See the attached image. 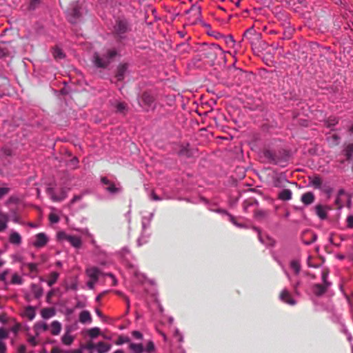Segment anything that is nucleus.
I'll return each mask as SVG.
<instances>
[{
    "instance_id": "64",
    "label": "nucleus",
    "mask_w": 353,
    "mask_h": 353,
    "mask_svg": "<svg viewBox=\"0 0 353 353\" xmlns=\"http://www.w3.org/2000/svg\"><path fill=\"white\" fill-rule=\"evenodd\" d=\"M26 346L25 345H21L19 347V353H25L26 352Z\"/></svg>"
},
{
    "instance_id": "48",
    "label": "nucleus",
    "mask_w": 353,
    "mask_h": 353,
    "mask_svg": "<svg viewBox=\"0 0 353 353\" xmlns=\"http://www.w3.org/2000/svg\"><path fill=\"white\" fill-rule=\"evenodd\" d=\"M49 220L50 221L51 223H56L59 222V218L57 214L51 213L49 215Z\"/></svg>"
},
{
    "instance_id": "29",
    "label": "nucleus",
    "mask_w": 353,
    "mask_h": 353,
    "mask_svg": "<svg viewBox=\"0 0 353 353\" xmlns=\"http://www.w3.org/2000/svg\"><path fill=\"white\" fill-rule=\"evenodd\" d=\"M130 349L133 353H142L144 351L143 345L142 343H130Z\"/></svg>"
},
{
    "instance_id": "41",
    "label": "nucleus",
    "mask_w": 353,
    "mask_h": 353,
    "mask_svg": "<svg viewBox=\"0 0 353 353\" xmlns=\"http://www.w3.org/2000/svg\"><path fill=\"white\" fill-rule=\"evenodd\" d=\"M11 283L12 284H21L22 283V279L17 274H14L12 276Z\"/></svg>"
},
{
    "instance_id": "15",
    "label": "nucleus",
    "mask_w": 353,
    "mask_h": 353,
    "mask_svg": "<svg viewBox=\"0 0 353 353\" xmlns=\"http://www.w3.org/2000/svg\"><path fill=\"white\" fill-rule=\"evenodd\" d=\"M327 209H328L327 207L323 206L322 205H317L315 207V211L316 215L321 219H325L327 218Z\"/></svg>"
},
{
    "instance_id": "9",
    "label": "nucleus",
    "mask_w": 353,
    "mask_h": 353,
    "mask_svg": "<svg viewBox=\"0 0 353 353\" xmlns=\"http://www.w3.org/2000/svg\"><path fill=\"white\" fill-rule=\"evenodd\" d=\"M260 34H256L253 28L248 29L243 35V39L248 40L252 45L254 43V39H259Z\"/></svg>"
},
{
    "instance_id": "35",
    "label": "nucleus",
    "mask_w": 353,
    "mask_h": 353,
    "mask_svg": "<svg viewBox=\"0 0 353 353\" xmlns=\"http://www.w3.org/2000/svg\"><path fill=\"white\" fill-rule=\"evenodd\" d=\"M53 56L55 59L59 60L64 57V54L60 48H55L53 50Z\"/></svg>"
},
{
    "instance_id": "26",
    "label": "nucleus",
    "mask_w": 353,
    "mask_h": 353,
    "mask_svg": "<svg viewBox=\"0 0 353 353\" xmlns=\"http://www.w3.org/2000/svg\"><path fill=\"white\" fill-rule=\"evenodd\" d=\"M51 333L52 335H58L61 332V324L57 321H54L51 323Z\"/></svg>"
},
{
    "instance_id": "63",
    "label": "nucleus",
    "mask_w": 353,
    "mask_h": 353,
    "mask_svg": "<svg viewBox=\"0 0 353 353\" xmlns=\"http://www.w3.org/2000/svg\"><path fill=\"white\" fill-rule=\"evenodd\" d=\"M61 352V350L57 347H54L51 350V353H60Z\"/></svg>"
},
{
    "instance_id": "2",
    "label": "nucleus",
    "mask_w": 353,
    "mask_h": 353,
    "mask_svg": "<svg viewBox=\"0 0 353 353\" xmlns=\"http://www.w3.org/2000/svg\"><path fill=\"white\" fill-rule=\"evenodd\" d=\"M223 53L224 52L219 45L212 43L203 50L202 56L203 59H208L211 65H213L218 55L223 54Z\"/></svg>"
},
{
    "instance_id": "7",
    "label": "nucleus",
    "mask_w": 353,
    "mask_h": 353,
    "mask_svg": "<svg viewBox=\"0 0 353 353\" xmlns=\"http://www.w3.org/2000/svg\"><path fill=\"white\" fill-rule=\"evenodd\" d=\"M263 154L269 163L274 164L279 163L280 158L276 155L275 152L269 149H265L263 151Z\"/></svg>"
},
{
    "instance_id": "1",
    "label": "nucleus",
    "mask_w": 353,
    "mask_h": 353,
    "mask_svg": "<svg viewBox=\"0 0 353 353\" xmlns=\"http://www.w3.org/2000/svg\"><path fill=\"white\" fill-rule=\"evenodd\" d=\"M117 55V52L114 49H108L100 56L98 53H94L93 56L94 65L97 68H106Z\"/></svg>"
},
{
    "instance_id": "4",
    "label": "nucleus",
    "mask_w": 353,
    "mask_h": 353,
    "mask_svg": "<svg viewBox=\"0 0 353 353\" xmlns=\"http://www.w3.org/2000/svg\"><path fill=\"white\" fill-rule=\"evenodd\" d=\"M67 12L68 20L72 23H77L82 14L81 8L78 5L74 6L71 9H68Z\"/></svg>"
},
{
    "instance_id": "17",
    "label": "nucleus",
    "mask_w": 353,
    "mask_h": 353,
    "mask_svg": "<svg viewBox=\"0 0 353 353\" xmlns=\"http://www.w3.org/2000/svg\"><path fill=\"white\" fill-rule=\"evenodd\" d=\"M47 192L48 194L51 195V197L54 201H61L66 198V192L63 189L61 190V196H58L54 194L53 188H48Z\"/></svg>"
},
{
    "instance_id": "30",
    "label": "nucleus",
    "mask_w": 353,
    "mask_h": 353,
    "mask_svg": "<svg viewBox=\"0 0 353 353\" xmlns=\"http://www.w3.org/2000/svg\"><path fill=\"white\" fill-rule=\"evenodd\" d=\"M59 274L57 272H52L49 276V279L47 281L49 286H52L57 281Z\"/></svg>"
},
{
    "instance_id": "28",
    "label": "nucleus",
    "mask_w": 353,
    "mask_h": 353,
    "mask_svg": "<svg viewBox=\"0 0 353 353\" xmlns=\"http://www.w3.org/2000/svg\"><path fill=\"white\" fill-rule=\"evenodd\" d=\"M43 330L46 331L48 329V325L44 322H37L34 325V330L35 331L36 336H39L40 334L39 330Z\"/></svg>"
},
{
    "instance_id": "21",
    "label": "nucleus",
    "mask_w": 353,
    "mask_h": 353,
    "mask_svg": "<svg viewBox=\"0 0 353 353\" xmlns=\"http://www.w3.org/2000/svg\"><path fill=\"white\" fill-rule=\"evenodd\" d=\"M79 321L81 323H91L92 316L90 313L87 310L82 311L79 314Z\"/></svg>"
},
{
    "instance_id": "61",
    "label": "nucleus",
    "mask_w": 353,
    "mask_h": 353,
    "mask_svg": "<svg viewBox=\"0 0 353 353\" xmlns=\"http://www.w3.org/2000/svg\"><path fill=\"white\" fill-rule=\"evenodd\" d=\"M97 281H94V280H91L88 282V286L90 289L92 290L94 288V284Z\"/></svg>"
},
{
    "instance_id": "42",
    "label": "nucleus",
    "mask_w": 353,
    "mask_h": 353,
    "mask_svg": "<svg viewBox=\"0 0 353 353\" xmlns=\"http://www.w3.org/2000/svg\"><path fill=\"white\" fill-rule=\"evenodd\" d=\"M130 339L128 336H120L117 341V345H122L130 342Z\"/></svg>"
},
{
    "instance_id": "45",
    "label": "nucleus",
    "mask_w": 353,
    "mask_h": 353,
    "mask_svg": "<svg viewBox=\"0 0 353 353\" xmlns=\"http://www.w3.org/2000/svg\"><path fill=\"white\" fill-rule=\"evenodd\" d=\"M8 337V332L3 327H0V341Z\"/></svg>"
},
{
    "instance_id": "54",
    "label": "nucleus",
    "mask_w": 353,
    "mask_h": 353,
    "mask_svg": "<svg viewBox=\"0 0 353 353\" xmlns=\"http://www.w3.org/2000/svg\"><path fill=\"white\" fill-rule=\"evenodd\" d=\"M28 341L32 345L36 346L38 344L34 336H30L28 339Z\"/></svg>"
},
{
    "instance_id": "55",
    "label": "nucleus",
    "mask_w": 353,
    "mask_h": 353,
    "mask_svg": "<svg viewBox=\"0 0 353 353\" xmlns=\"http://www.w3.org/2000/svg\"><path fill=\"white\" fill-rule=\"evenodd\" d=\"M347 227L350 228H353V216H349L347 218Z\"/></svg>"
},
{
    "instance_id": "24",
    "label": "nucleus",
    "mask_w": 353,
    "mask_h": 353,
    "mask_svg": "<svg viewBox=\"0 0 353 353\" xmlns=\"http://www.w3.org/2000/svg\"><path fill=\"white\" fill-rule=\"evenodd\" d=\"M278 198L282 201H289L292 199V191L289 189H283L279 192Z\"/></svg>"
},
{
    "instance_id": "34",
    "label": "nucleus",
    "mask_w": 353,
    "mask_h": 353,
    "mask_svg": "<svg viewBox=\"0 0 353 353\" xmlns=\"http://www.w3.org/2000/svg\"><path fill=\"white\" fill-rule=\"evenodd\" d=\"M254 214L257 219H262L266 218L268 216L269 212L267 210H256Z\"/></svg>"
},
{
    "instance_id": "56",
    "label": "nucleus",
    "mask_w": 353,
    "mask_h": 353,
    "mask_svg": "<svg viewBox=\"0 0 353 353\" xmlns=\"http://www.w3.org/2000/svg\"><path fill=\"white\" fill-rule=\"evenodd\" d=\"M6 350L7 348L6 343L0 341V353H6Z\"/></svg>"
},
{
    "instance_id": "8",
    "label": "nucleus",
    "mask_w": 353,
    "mask_h": 353,
    "mask_svg": "<svg viewBox=\"0 0 353 353\" xmlns=\"http://www.w3.org/2000/svg\"><path fill=\"white\" fill-rule=\"evenodd\" d=\"M279 298L283 302L288 305H294L296 304L295 300L292 297L290 292L286 289H284L281 292Z\"/></svg>"
},
{
    "instance_id": "12",
    "label": "nucleus",
    "mask_w": 353,
    "mask_h": 353,
    "mask_svg": "<svg viewBox=\"0 0 353 353\" xmlns=\"http://www.w3.org/2000/svg\"><path fill=\"white\" fill-rule=\"evenodd\" d=\"M87 275L94 281H97L99 276L101 274V271L97 267H90L86 270Z\"/></svg>"
},
{
    "instance_id": "6",
    "label": "nucleus",
    "mask_w": 353,
    "mask_h": 353,
    "mask_svg": "<svg viewBox=\"0 0 353 353\" xmlns=\"http://www.w3.org/2000/svg\"><path fill=\"white\" fill-rule=\"evenodd\" d=\"M303 243L305 245H310L317 239V235L312 231L306 230L301 235Z\"/></svg>"
},
{
    "instance_id": "13",
    "label": "nucleus",
    "mask_w": 353,
    "mask_h": 353,
    "mask_svg": "<svg viewBox=\"0 0 353 353\" xmlns=\"http://www.w3.org/2000/svg\"><path fill=\"white\" fill-rule=\"evenodd\" d=\"M128 69V65L126 63L120 64L117 69L115 77L118 81H122L124 79L125 74Z\"/></svg>"
},
{
    "instance_id": "53",
    "label": "nucleus",
    "mask_w": 353,
    "mask_h": 353,
    "mask_svg": "<svg viewBox=\"0 0 353 353\" xmlns=\"http://www.w3.org/2000/svg\"><path fill=\"white\" fill-rule=\"evenodd\" d=\"M284 179L281 176H278L274 181V185L275 187H279L281 185V182Z\"/></svg>"
},
{
    "instance_id": "60",
    "label": "nucleus",
    "mask_w": 353,
    "mask_h": 353,
    "mask_svg": "<svg viewBox=\"0 0 353 353\" xmlns=\"http://www.w3.org/2000/svg\"><path fill=\"white\" fill-rule=\"evenodd\" d=\"M7 274H8V271H4L1 274H0V281H5L6 279Z\"/></svg>"
},
{
    "instance_id": "11",
    "label": "nucleus",
    "mask_w": 353,
    "mask_h": 353,
    "mask_svg": "<svg viewBox=\"0 0 353 353\" xmlns=\"http://www.w3.org/2000/svg\"><path fill=\"white\" fill-rule=\"evenodd\" d=\"M101 182L106 185L108 187L106 188V190L112 194H117L120 191V189L117 188L114 184L111 182L108 178L102 177L101 179Z\"/></svg>"
},
{
    "instance_id": "38",
    "label": "nucleus",
    "mask_w": 353,
    "mask_h": 353,
    "mask_svg": "<svg viewBox=\"0 0 353 353\" xmlns=\"http://www.w3.org/2000/svg\"><path fill=\"white\" fill-rule=\"evenodd\" d=\"M25 265H26L28 268L30 272H38L37 263H26Z\"/></svg>"
},
{
    "instance_id": "14",
    "label": "nucleus",
    "mask_w": 353,
    "mask_h": 353,
    "mask_svg": "<svg viewBox=\"0 0 353 353\" xmlns=\"http://www.w3.org/2000/svg\"><path fill=\"white\" fill-rule=\"evenodd\" d=\"M314 194L311 192H307L301 196V201L305 205H310L314 201Z\"/></svg>"
},
{
    "instance_id": "58",
    "label": "nucleus",
    "mask_w": 353,
    "mask_h": 353,
    "mask_svg": "<svg viewBox=\"0 0 353 353\" xmlns=\"http://www.w3.org/2000/svg\"><path fill=\"white\" fill-rule=\"evenodd\" d=\"M20 328H21V325L19 323H17L11 328V330L12 332L17 334L19 331Z\"/></svg>"
},
{
    "instance_id": "32",
    "label": "nucleus",
    "mask_w": 353,
    "mask_h": 353,
    "mask_svg": "<svg viewBox=\"0 0 353 353\" xmlns=\"http://www.w3.org/2000/svg\"><path fill=\"white\" fill-rule=\"evenodd\" d=\"M8 216L4 214H0V232L4 230L7 227Z\"/></svg>"
},
{
    "instance_id": "36",
    "label": "nucleus",
    "mask_w": 353,
    "mask_h": 353,
    "mask_svg": "<svg viewBox=\"0 0 353 353\" xmlns=\"http://www.w3.org/2000/svg\"><path fill=\"white\" fill-rule=\"evenodd\" d=\"M62 342L66 345H70L72 344V343L73 342V337L69 334H64L63 336H62Z\"/></svg>"
},
{
    "instance_id": "33",
    "label": "nucleus",
    "mask_w": 353,
    "mask_h": 353,
    "mask_svg": "<svg viewBox=\"0 0 353 353\" xmlns=\"http://www.w3.org/2000/svg\"><path fill=\"white\" fill-rule=\"evenodd\" d=\"M89 336L92 339L97 337L100 334V329L99 327H92L88 330Z\"/></svg>"
},
{
    "instance_id": "27",
    "label": "nucleus",
    "mask_w": 353,
    "mask_h": 353,
    "mask_svg": "<svg viewBox=\"0 0 353 353\" xmlns=\"http://www.w3.org/2000/svg\"><path fill=\"white\" fill-rule=\"evenodd\" d=\"M9 241L12 244L19 245L21 243V236L18 232H14L10 234Z\"/></svg>"
},
{
    "instance_id": "16",
    "label": "nucleus",
    "mask_w": 353,
    "mask_h": 353,
    "mask_svg": "<svg viewBox=\"0 0 353 353\" xmlns=\"http://www.w3.org/2000/svg\"><path fill=\"white\" fill-rule=\"evenodd\" d=\"M111 345L105 342L101 341L96 344L97 353H107L110 350Z\"/></svg>"
},
{
    "instance_id": "47",
    "label": "nucleus",
    "mask_w": 353,
    "mask_h": 353,
    "mask_svg": "<svg viewBox=\"0 0 353 353\" xmlns=\"http://www.w3.org/2000/svg\"><path fill=\"white\" fill-rule=\"evenodd\" d=\"M10 192L9 188H0V199H2L4 196L8 194Z\"/></svg>"
},
{
    "instance_id": "20",
    "label": "nucleus",
    "mask_w": 353,
    "mask_h": 353,
    "mask_svg": "<svg viewBox=\"0 0 353 353\" xmlns=\"http://www.w3.org/2000/svg\"><path fill=\"white\" fill-rule=\"evenodd\" d=\"M41 315L42 318L48 319L55 315V310L52 307H46L41 310Z\"/></svg>"
},
{
    "instance_id": "5",
    "label": "nucleus",
    "mask_w": 353,
    "mask_h": 353,
    "mask_svg": "<svg viewBox=\"0 0 353 353\" xmlns=\"http://www.w3.org/2000/svg\"><path fill=\"white\" fill-rule=\"evenodd\" d=\"M48 236L43 232L38 233L35 235V241L32 243L33 246L37 248L44 247L48 242Z\"/></svg>"
},
{
    "instance_id": "44",
    "label": "nucleus",
    "mask_w": 353,
    "mask_h": 353,
    "mask_svg": "<svg viewBox=\"0 0 353 353\" xmlns=\"http://www.w3.org/2000/svg\"><path fill=\"white\" fill-rule=\"evenodd\" d=\"M41 0H30L29 8L30 10L36 9L40 4Z\"/></svg>"
},
{
    "instance_id": "19",
    "label": "nucleus",
    "mask_w": 353,
    "mask_h": 353,
    "mask_svg": "<svg viewBox=\"0 0 353 353\" xmlns=\"http://www.w3.org/2000/svg\"><path fill=\"white\" fill-rule=\"evenodd\" d=\"M23 316L27 317L30 321H32L35 316V308L33 306L29 305L25 308Z\"/></svg>"
},
{
    "instance_id": "50",
    "label": "nucleus",
    "mask_w": 353,
    "mask_h": 353,
    "mask_svg": "<svg viewBox=\"0 0 353 353\" xmlns=\"http://www.w3.org/2000/svg\"><path fill=\"white\" fill-rule=\"evenodd\" d=\"M70 235L67 234L65 232H59L58 234H57V237L59 240H65V241H68V237H69Z\"/></svg>"
},
{
    "instance_id": "49",
    "label": "nucleus",
    "mask_w": 353,
    "mask_h": 353,
    "mask_svg": "<svg viewBox=\"0 0 353 353\" xmlns=\"http://www.w3.org/2000/svg\"><path fill=\"white\" fill-rule=\"evenodd\" d=\"M132 336L137 340H141L143 339V334L139 331H132Z\"/></svg>"
},
{
    "instance_id": "18",
    "label": "nucleus",
    "mask_w": 353,
    "mask_h": 353,
    "mask_svg": "<svg viewBox=\"0 0 353 353\" xmlns=\"http://www.w3.org/2000/svg\"><path fill=\"white\" fill-rule=\"evenodd\" d=\"M309 183L312 185L315 189H320L322 185V179L318 175H315L312 177L309 178Z\"/></svg>"
},
{
    "instance_id": "52",
    "label": "nucleus",
    "mask_w": 353,
    "mask_h": 353,
    "mask_svg": "<svg viewBox=\"0 0 353 353\" xmlns=\"http://www.w3.org/2000/svg\"><path fill=\"white\" fill-rule=\"evenodd\" d=\"M154 350V343L151 341H150L146 345V351L148 352H151Z\"/></svg>"
},
{
    "instance_id": "59",
    "label": "nucleus",
    "mask_w": 353,
    "mask_h": 353,
    "mask_svg": "<svg viewBox=\"0 0 353 353\" xmlns=\"http://www.w3.org/2000/svg\"><path fill=\"white\" fill-rule=\"evenodd\" d=\"M81 199V196L80 195H76L74 196L72 200L70 201V203L71 204H74V203H76L77 201H79Z\"/></svg>"
},
{
    "instance_id": "10",
    "label": "nucleus",
    "mask_w": 353,
    "mask_h": 353,
    "mask_svg": "<svg viewBox=\"0 0 353 353\" xmlns=\"http://www.w3.org/2000/svg\"><path fill=\"white\" fill-rule=\"evenodd\" d=\"M141 101L146 107L147 110L151 107L152 104L154 101V97L149 92H145L141 97Z\"/></svg>"
},
{
    "instance_id": "51",
    "label": "nucleus",
    "mask_w": 353,
    "mask_h": 353,
    "mask_svg": "<svg viewBox=\"0 0 353 353\" xmlns=\"http://www.w3.org/2000/svg\"><path fill=\"white\" fill-rule=\"evenodd\" d=\"M116 108L117 112H123L126 108V105L124 103H119Z\"/></svg>"
},
{
    "instance_id": "57",
    "label": "nucleus",
    "mask_w": 353,
    "mask_h": 353,
    "mask_svg": "<svg viewBox=\"0 0 353 353\" xmlns=\"http://www.w3.org/2000/svg\"><path fill=\"white\" fill-rule=\"evenodd\" d=\"M254 203H257V201L256 200H254V199H249V200H247L244 202V205H245V207L247 208L248 206L249 205H253Z\"/></svg>"
},
{
    "instance_id": "31",
    "label": "nucleus",
    "mask_w": 353,
    "mask_h": 353,
    "mask_svg": "<svg viewBox=\"0 0 353 353\" xmlns=\"http://www.w3.org/2000/svg\"><path fill=\"white\" fill-rule=\"evenodd\" d=\"M345 155L346 156L347 160H351L353 156V143L348 144L345 150Z\"/></svg>"
},
{
    "instance_id": "23",
    "label": "nucleus",
    "mask_w": 353,
    "mask_h": 353,
    "mask_svg": "<svg viewBox=\"0 0 353 353\" xmlns=\"http://www.w3.org/2000/svg\"><path fill=\"white\" fill-rule=\"evenodd\" d=\"M328 287L324 284H315L314 285V292L316 295L321 296L327 291Z\"/></svg>"
},
{
    "instance_id": "40",
    "label": "nucleus",
    "mask_w": 353,
    "mask_h": 353,
    "mask_svg": "<svg viewBox=\"0 0 353 353\" xmlns=\"http://www.w3.org/2000/svg\"><path fill=\"white\" fill-rule=\"evenodd\" d=\"M194 12L195 15L200 16L201 14V9L199 6H192L190 9L187 12Z\"/></svg>"
},
{
    "instance_id": "25",
    "label": "nucleus",
    "mask_w": 353,
    "mask_h": 353,
    "mask_svg": "<svg viewBox=\"0 0 353 353\" xmlns=\"http://www.w3.org/2000/svg\"><path fill=\"white\" fill-rule=\"evenodd\" d=\"M31 290L36 299H39L43 295V288L37 284H32Z\"/></svg>"
},
{
    "instance_id": "39",
    "label": "nucleus",
    "mask_w": 353,
    "mask_h": 353,
    "mask_svg": "<svg viewBox=\"0 0 353 353\" xmlns=\"http://www.w3.org/2000/svg\"><path fill=\"white\" fill-rule=\"evenodd\" d=\"M328 274H329V271L328 270H324L323 272H322V281H323V284L327 285V286H329L330 285V283L327 281V278L328 276Z\"/></svg>"
},
{
    "instance_id": "43",
    "label": "nucleus",
    "mask_w": 353,
    "mask_h": 353,
    "mask_svg": "<svg viewBox=\"0 0 353 353\" xmlns=\"http://www.w3.org/2000/svg\"><path fill=\"white\" fill-rule=\"evenodd\" d=\"M179 154L181 156H185L186 157H190L191 154L189 150L186 147H183L181 148V150L179 152Z\"/></svg>"
},
{
    "instance_id": "22",
    "label": "nucleus",
    "mask_w": 353,
    "mask_h": 353,
    "mask_svg": "<svg viewBox=\"0 0 353 353\" xmlns=\"http://www.w3.org/2000/svg\"><path fill=\"white\" fill-rule=\"evenodd\" d=\"M67 241L69 242L73 247L77 248H80L82 243L80 237L72 235H70V236L68 237Z\"/></svg>"
},
{
    "instance_id": "62",
    "label": "nucleus",
    "mask_w": 353,
    "mask_h": 353,
    "mask_svg": "<svg viewBox=\"0 0 353 353\" xmlns=\"http://www.w3.org/2000/svg\"><path fill=\"white\" fill-rule=\"evenodd\" d=\"M0 322L5 323L7 322V318L5 314L0 315Z\"/></svg>"
},
{
    "instance_id": "3",
    "label": "nucleus",
    "mask_w": 353,
    "mask_h": 353,
    "mask_svg": "<svg viewBox=\"0 0 353 353\" xmlns=\"http://www.w3.org/2000/svg\"><path fill=\"white\" fill-rule=\"evenodd\" d=\"M130 30V24L126 19H119L117 20L114 26V32L117 36L122 37V35L128 32Z\"/></svg>"
},
{
    "instance_id": "46",
    "label": "nucleus",
    "mask_w": 353,
    "mask_h": 353,
    "mask_svg": "<svg viewBox=\"0 0 353 353\" xmlns=\"http://www.w3.org/2000/svg\"><path fill=\"white\" fill-rule=\"evenodd\" d=\"M85 348L87 349L90 353L93 352V350L96 349V344L93 343L92 341L88 342Z\"/></svg>"
},
{
    "instance_id": "37",
    "label": "nucleus",
    "mask_w": 353,
    "mask_h": 353,
    "mask_svg": "<svg viewBox=\"0 0 353 353\" xmlns=\"http://www.w3.org/2000/svg\"><path fill=\"white\" fill-rule=\"evenodd\" d=\"M292 269L295 272L296 274H299L300 272L301 266L298 261H293L290 263Z\"/></svg>"
}]
</instances>
